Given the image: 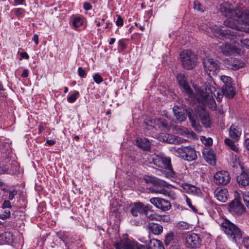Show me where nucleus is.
Returning a JSON list of instances; mask_svg holds the SVG:
<instances>
[{
	"mask_svg": "<svg viewBox=\"0 0 249 249\" xmlns=\"http://www.w3.org/2000/svg\"><path fill=\"white\" fill-rule=\"evenodd\" d=\"M245 147H246L247 150L249 151V139H247L245 141Z\"/></svg>",
	"mask_w": 249,
	"mask_h": 249,
	"instance_id": "59",
	"label": "nucleus"
},
{
	"mask_svg": "<svg viewBox=\"0 0 249 249\" xmlns=\"http://www.w3.org/2000/svg\"><path fill=\"white\" fill-rule=\"evenodd\" d=\"M146 211V207L142 203L137 202L132 206L131 213L133 216H138L140 214L145 213Z\"/></svg>",
	"mask_w": 249,
	"mask_h": 249,
	"instance_id": "22",
	"label": "nucleus"
},
{
	"mask_svg": "<svg viewBox=\"0 0 249 249\" xmlns=\"http://www.w3.org/2000/svg\"><path fill=\"white\" fill-rule=\"evenodd\" d=\"M237 182L240 187L245 188L249 185V171L245 170L237 178Z\"/></svg>",
	"mask_w": 249,
	"mask_h": 249,
	"instance_id": "20",
	"label": "nucleus"
},
{
	"mask_svg": "<svg viewBox=\"0 0 249 249\" xmlns=\"http://www.w3.org/2000/svg\"><path fill=\"white\" fill-rule=\"evenodd\" d=\"M94 81L98 84L101 83L103 80L102 77L98 73L95 74L93 76Z\"/></svg>",
	"mask_w": 249,
	"mask_h": 249,
	"instance_id": "42",
	"label": "nucleus"
},
{
	"mask_svg": "<svg viewBox=\"0 0 249 249\" xmlns=\"http://www.w3.org/2000/svg\"><path fill=\"white\" fill-rule=\"evenodd\" d=\"M174 239V234L173 233H169L168 234L165 239V243L166 245H168L172 243V241Z\"/></svg>",
	"mask_w": 249,
	"mask_h": 249,
	"instance_id": "40",
	"label": "nucleus"
},
{
	"mask_svg": "<svg viewBox=\"0 0 249 249\" xmlns=\"http://www.w3.org/2000/svg\"><path fill=\"white\" fill-rule=\"evenodd\" d=\"M150 202L154 205L156 208L163 212L169 210L171 208L170 202L164 198L160 197H152Z\"/></svg>",
	"mask_w": 249,
	"mask_h": 249,
	"instance_id": "14",
	"label": "nucleus"
},
{
	"mask_svg": "<svg viewBox=\"0 0 249 249\" xmlns=\"http://www.w3.org/2000/svg\"><path fill=\"white\" fill-rule=\"evenodd\" d=\"M219 10L221 14L227 18L224 21V25L232 29L238 28L239 19L241 15L242 10L235 9L233 6L229 3H222L220 6Z\"/></svg>",
	"mask_w": 249,
	"mask_h": 249,
	"instance_id": "2",
	"label": "nucleus"
},
{
	"mask_svg": "<svg viewBox=\"0 0 249 249\" xmlns=\"http://www.w3.org/2000/svg\"><path fill=\"white\" fill-rule=\"evenodd\" d=\"M117 19L116 21V24L118 26H122L124 24V21L120 15H117Z\"/></svg>",
	"mask_w": 249,
	"mask_h": 249,
	"instance_id": "48",
	"label": "nucleus"
},
{
	"mask_svg": "<svg viewBox=\"0 0 249 249\" xmlns=\"http://www.w3.org/2000/svg\"><path fill=\"white\" fill-rule=\"evenodd\" d=\"M182 188L187 193L195 195L200 192V189L195 186L188 183H184L182 185Z\"/></svg>",
	"mask_w": 249,
	"mask_h": 249,
	"instance_id": "28",
	"label": "nucleus"
},
{
	"mask_svg": "<svg viewBox=\"0 0 249 249\" xmlns=\"http://www.w3.org/2000/svg\"><path fill=\"white\" fill-rule=\"evenodd\" d=\"M199 29L205 31L209 36H215L221 39H229L231 40L232 34L235 29L232 30H222L215 25L208 26L206 24L201 25Z\"/></svg>",
	"mask_w": 249,
	"mask_h": 249,
	"instance_id": "5",
	"label": "nucleus"
},
{
	"mask_svg": "<svg viewBox=\"0 0 249 249\" xmlns=\"http://www.w3.org/2000/svg\"><path fill=\"white\" fill-rule=\"evenodd\" d=\"M118 47L119 49L121 50V51H123L126 48V44L123 40L121 39L118 41Z\"/></svg>",
	"mask_w": 249,
	"mask_h": 249,
	"instance_id": "44",
	"label": "nucleus"
},
{
	"mask_svg": "<svg viewBox=\"0 0 249 249\" xmlns=\"http://www.w3.org/2000/svg\"><path fill=\"white\" fill-rule=\"evenodd\" d=\"M150 190L152 193L163 195L165 196H168L172 200H175L177 198L176 193L171 189L156 186L154 188H150Z\"/></svg>",
	"mask_w": 249,
	"mask_h": 249,
	"instance_id": "18",
	"label": "nucleus"
},
{
	"mask_svg": "<svg viewBox=\"0 0 249 249\" xmlns=\"http://www.w3.org/2000/svg\"><path fill=\"white\" fill-rule=\"evenodd\" d=\"M8 171V168L4 166H0V174H4L6 173Z\"/></svg>",
	"mask_w": 249,
	"mask_h": 249,
	"instance_id": "55",
	"label": "nucleus"
},
{
	"mask_svg": "<svg viewBox=\"0 0 249 249\" xmlns=\"http://www.w3.org/2000/svg\"><path fill=\"white\" fill-rule=\"evenodd\" d=\"M180 134L183 136H188L191 133V131L186 128L181 129Z\"/></svg>",
	"mask_w": 249,
	"mask_h": 249,
	"instance_id": "53",
	"label": "nucleus"
},
{
	"mask_svg": "<svg viewBox=\"0 0 249 249\" xmlns=\"http://www.w3.org/2000/svg\"><path fill=\"white\" fill-rule=\"evenodd\" d=\"M177 227L178 229L181 230H187L189 229L190 225L186 222L180 221L177 223Z\"/></svg>",
	"mask_w": 249,
	"mask_h": 249,
	"instance_id": "35",
	"label": "nucleus"
},
{
	"mask_svg": "<svg viewBox=\"0 0 249 249\" xmlns=\"http://www.w3.org/2000/svg\"><path fill=\"white\" fill-rule=\"evenodd\" d=\"M46 143L49 145H53L55 143V141L53 140H49L46 141Z\"/></svg>",
	"mask_w": 249,
	"mask_h": 249,
	"instance_id": "62",
	"label": "nucleus"
},
{
	"mask_svg": "<svg viewBox=\"0 0 249 249\" xmlns=\"http://www.w3.org/2000/svg\"><path fill=\"white\" fill-rule=\"evenodd\" d=\"M171 150L177 152L188 161L194 160L197 158L196 151L192 146L172 147Z\"/></svg>",
	"mask_w": 249,
	"mask_h": 249,
	"instance_id": "7",
	"label": "nucleus"
},
{
	"mask_svg": "<svg viewBox=\"0 0 249 249\" xmlns=\"http://www.w3.org/2000/svg\"><path fill=\"white\" fill-rule=\"evenodd\" d=\"M241 129L238 126L232 124L229 129V133L230 137L235 140L238 141L241 134Z\"/></svg>",
	"mask_w": 249,
	"mask_h": 249,
	"instance_id": "24",
	"label": "nucleus"
},
{
	"mask_svg": "<svg viewBox=\"0 0 249 249\" xmlns=\"http://www.w3.org/2000/svg\"><path fill=\"white\" fill-rule=\"evenodd\" d=\"M29 75V71L27 69H25L23 70V72L22 73L21 76L22 77L26 78Z\"/></svg>",
	"mask_w": 249,
	"mask_h": 249,
	"instance_id": "56",
	"label": "nucleus"
},
{
	"mask_svg": "<svg viewBox=\"0 0 249 249\" xmlns=\"http://www.w3.org/2000/svg\"><path fill=\"white\" fill-rule=\"evenodd\" d=\"M219 50L225 55H236L240 53L241 50L237 47L231 46L227 43L222 45Z\"/></svg>",
	"mask_w": 249,
	"mask_h": 249,
	"instance_id": "16",
	"label": "nucleus"
},
{
	"mask_svg": "<svg viewBox=\"0 0 249 249\" xmlns=\"http://www.w3.org/2000/svg\"><path fill=\"white\" fill-rule=\"evenodd\" d=\"M196 117L199 118L202 124L205 127H209L211 125V122L210 119L209 114L204 109L203 107H201L200 110L198 109L197 111H196Z\"/></svg>",
	"mask_w": 249,
	"mask_h": 249,
	"instance_id": "19",
	"label": "nucleus"
},
{
	"mask_svg": "<svg viewBox=\"0 0 249 249\" xmlns=\"http://www.w3.org/2000/svg\"><path fill=\"white\" fill-rule=\"evenodd\" d=\"M225 143L226 144L228 145L230 147L232 146V145H233L234 143L229 138H226L225 140Z\"/></svg>",
	"mask_w": 249,
	"mask_h": 249,
	"instance_id": "54",
	"label": "nucleus"
},
{
	"mask_svg": "<svg viewBox=\"0 0 249 249\" xmlns=\"http://www.w3.org/2000/svg\"><path fill=\"white\" fill-rule=\"evenodd\" d=\"M20 55L22 57L25 58L26 59H28L29 57L28 54L26 52L21 53Z\"/></svg>",
	"mask_w": 249,
	"mask_h": 249,
	"instance_id": "58",
	"label": "nucleus"
},
{
	"mask_svg": "<svg viewBox=\"0 0 249 249\" xmlns=\"http://www.w3.org/2000/svg\"><path fill=\"white\" fill-rule=\"evenodd\" d=\"M188 118L191 123L192 127L197 132L202 131L201 127L196 123V119H197L195 115L192 116L190 114H188Z\"/></svg>",
	"mask_w": 249,
	"mask_h": 249,
	"instance_id": "29",
	"label": "nucleus"
},
{
	"mask_svg": "<svg viewBox=\"0 0 249 249\" xmlns=\"http://www.w3.org/2000/svg\"><path fill=\"white\" fill-rule=\"evenodd\" d=\"M185 240L186 246L190 249H196L201 245V239L198 234L195 233L187 234Z\"/></svg>",
	"mask_w": 249,
	"mask_h": 249,
	"instance_id": "11",
	"label": "nucleus"
},
{
	"mask_svg": "<svg viewBox=\"0 0 249 249\" xmlns=\"http://www.w3.org/2000/svg\"><path fill=\"white\" fill-rule=\"evenodd\" d=\"M231 41L235 44L239 45L240 44L242 47H245L249 48V39H243L244 34L240 32L237 29H235L232 34Z\"/></svg>",
	"mask_w": 249,
	"mask_h": 249,
	"instance_id": "12",
	"label": "nucleus"
},
{
	"mask_svg": "<svg viewBox=\"0 0 249 249\" xmlns=\"http://www.w3.org/2000/svg\"><path fill=\"white\" fill-rule=\"evenodd\" d=\"M242 196L246 207L249 209V192L243 193Z\"/></svg>",
	"mask_w": 249,
	"mask_h": 249,
	"instance_id": "37",
	"label": "nucleus"
},
{
	"mask_svg": "<svg viewBox=\"0 0 249 249\" xmlns=\"http://www.w3.org/2000/svg\"><path fill=\"white\" fill-rule=\"evenodd\" d=\"M10 233L9 232H0V244H1L4 241L5 239L6 238L8 235Z\"/></svg>",
	"mask_w": 249,
	"mask_h": 249,
	"instance_id": "45",
	"label": "nucleus"
},
{
	"mask_svg": "<svg viewBox=\"0 0 249 249\" xmlns=\"http://www.w3.org/2000/svg\"><path fill=\"white\" fill-rule=\"evenodd\" d=\"M149 231L154 234H160L163 231V228L161 225L155 223H150L148 225Z\"/></svg>",
	"mask_w": 249,
	"mask_h": 249,
	"instance_id": "27",
	"label": "nucleus"
},
{
	"mask_svg": "<svg viewBox=\"0 0 249 249\" xmlns=\"http://www.w3.org/2000/svg\"><path fill=\"white\" fill-rule=\"evenodd\" d=\"M201 141L205 145L210 146L213 143V140L211 138H206L205 137L202 136L201 137Z\"/></svg>",
	"mask_w": 249,
	"mask_h": 249,
	"instance_id": "38",
	"label": "nucleus"
},
{
	"mask_svg": "<svg viewBox=\"0 0 249 249\" xmlns=\"http://www.w3.org/2000/svg\"><path fill=\"white\" fill-rule=\"evenodd\" d=\"M144 179L147 183H151L155 185H161L164 187L167 186L168 185V183L166 182L160 180L154 176H145Z\"/></svg>",
	"mask_w": 249,
	"mask_h": 249,
	"instance_id": "25",
	"label": "nucleus"
},
{
	"mask_svg": "<svg viewBox=\"0 0 249 249\" xmlns=\"http://www.w3.org/2000/svg\"><path fill=\"white\" fill-rule=\"evenodd\" d=\"M79 93L77 91H74L73 93L69 95L67 97V101L69 103L74 102L77 99V96L79 95Z\"/></svg>",
	"mask_w": 249,
	"mask_h": 249,
	"instance_id": "34",
	"label": "nucleus"
},
{
	"mask_svg": "<svg viewBox=\"0 0 249 249\" xmlns=\"http://www.w3.org/2000/svg\"><path fill=\"white\" fill-rule=\"evenodd\" d=\"M115 41H116V39L115 38H111L110 39V41L109 42V45H112L114 43Z\"/></svg>",
	"mask_w": 249,
	"mask_h": 249,
	"instance_id": "63",
	"label": "nucleus"
},
{
	"mask_svg": "<svg viewBox=\"0 0 249 249\" xmlns=\"http://www.w3.org/2000/svg\"><path fill=\"white\" fill-rule=\"evenodd\" d=\"M203 65L205 71L210 77L216 75L219 71V65L217 60L210 58H205L203 60Z\"/></svg>",
	"mask_w": 249,
	"mask_h": 249,
	"instance_id": "10",
	"label": "nucleus"
},
{
	"mask_svg": "<svg viewBox=\"0 0 249 249\" xmlns=\"http://www.w3.org/2000/svg\"><path fill=\"white\" fill-rule=\"evenodd\" d=\"M24 1V0H15V5L22 4Z\"/></svg>",
	"mask_w": 249,
	"mask_h": 249,
	"instance_id": "61",
	"label": "nucleus"
},
{
	"mask_svg": "<svg viewBox=\"0 0 249 249\" xmlns=\"http://www.w3.org/2000/svg\"><path fill=\"white\" fill-rule=\"evenodd\" d=\"M92 5L88 2H85L83 4V8L85 10L88 11L92 9Z\"/></svg>",
	"mask_w": 249,
	"mask_h": 249,
	"instance_id": "51",
	"label": "nucleus"
},
{
	"mask_svg": "<svg viewBox=\"0 0 249 249\" xmlns=\"http://www.w3.org/2000/svg\"><path fill=\"white\" fill-rule=\"evenodd\" d=\"M214 195L219 201L225 202L228 200V191L227 189L217 188L214 191Z\"/></svg>",
	"mask_w": 249,
	"mask_h": 249,
	"instance_id": "23",
	"label": "nucleus"
},
{
	"mask_svg": "<svg viewBox=\"0 0 249 249\" xmlns=\"http://www.w3.org/2000/svg\"><path fill=\"white\" fill-rule=\"evenodd\" d=\"M177 79L180 87L184 89V91L188 94V96L192 98L196 99V100L198 101V100L197 99V91L200 89L201 88L199 89L198 88H196V87H194L196 91V95L195 96L193 93L192 89L188 84L187 78L184 74H178L177 76Z\"/></svg>",
	"mask_w": 249,
	"mask_h": 249,
	"instance_id": "9",
	"label": "nucleus"
},
{
	"mask_svg": "<svg viewBox=\"0 0 249 249\" xmlns=\"http://www.w3.org/2000/svg\"><path fill=\"white\" fill-rule=\"evenodd\" d=\"M9 199L11 200H13L15 196L17 194V191L16 190H13L12 191H9Z\"/></svg>",
	"mask_w": 249,
	"mask_h": 249,
	"instance_id": "47",
	"label": "nucleus"
},
{
	"mask_svg": "<svg viewBox=\"0 0 249 249\" xmlns=\"http://www.w3.org/2000/svg\"><path fill=\"white\" fill-rule=\"evenodd\" d=\"M153 161L155 165L163 169L160 171L162 176L171 180L175 179L176 173L172 167L170 159L163 156L156 155L153 158Z\"/></svg>",
	"mask_w": 249,
	"mask_h": 249,
	"instance_id": "4",
	"label": "nucleus"
},
{
	"mask_svg": "<svg viewBox=\"0 0 249 249\" xmlns=\"http://www.w3.org/2000/svg\"><path fill=\"white\" fill-rule=\"evenodd\" d=\"M194 8L201 12H203L204 10V7L197 1H194Z\"/></svg>",
	"mask_w": 249,
	"mask_h": 249,
	"instance_id": "39",
	"label": "nucleus"
},
{
	"mask_svg": "<svg viewBox=\"0 0 249 249\" xmlns=\"http://www.w3.org/2000/svg\"><path fill=\"white\" fill-rule=\"evenodd\" d=\"M230 180L229 173L224 170L217 172L213 177L214 182L218 185H225L230 182Z\"/></svg>",
	"mask_w": 249,
	"mask_h": 249,
	"instance_id": "15",
	"label": "nucleus"
},
{
	"mask_svg": "<svg viewBox=\"0 0 249 249\" xmlns=\"http://www.w3.org/2000/svg\"><path fill=\"white\" fill-rule=\"evenodd\" d=\"M243 23L249 25V9L244 12L242 11L241 15L239 19V23Z\"/></svg>",
	"mask_w": 249,
	"mask_h": 249,
	"instance_id": "30",
	"label": "nucleus"
},
{
	"mask_svg": "<svg viewBox=\"0 0 249 249\" xmlns=\"http://www.w3.org/2000/svg\"><path fill=\"white\" fill-rule=\"evenodd\" d=\"M15 15L18 17L22 16L24 13V10L22 8H16L15 9Z\"/></svg>",
	"mask_w": 249,
	"mask_h": 249,
	"instance_id": "46",
	"label": "nucleus"
},
{
	"mask_svg": "<svg viewBox=\"0 0 249 249\" xmlns=\"http://www.w3.org/2000/svg\"><path fill=\"white\" fill-rule=\"evenodd\" d=\"M229 211L234 214L241 215L245 212V208L237 199H234L229 204Z\"/></svg>",
	"mask_w": 249,
	"mask_h": 249,
	"instance_id": "17",
	"label": "nucleus"
},
{
	"mask_svg": "<svg viewBox=\"0 0 249 249\" xmlns=\"http://www.w3.org/2000/svg\"><path fill=\"white\" fill-rule=\"evenodd\" d=\"M11 207L12 206L9 200H5L1 205V208L2 209L11 208Z\"/></svg>",
	"mask_w": 249,
	"mask_h": 249,
	"instance_id": "50",
	"label": "nucleus"
},
{
	"mask_svg": "<svg viewBox=\"0 0 249 249\" xmlns=\"http://www.w3.org/2000/svg\"><path fill=\"white\" fill-rule=\"evenodd\" d=\"M115 247L116 249H164L162 243L157 239L151 240L147 249L144 245L125 239L115 243Z\"/></svg>",
	"mask_w": 249,
	"mask_h": 249,
	"instance_id": "3",
	"label": "nucleus"
},
{
	"mask_svg": "<svg viewBox=\"0 0 249 249\" xmlns=\"http://www.w3.org/2000/svg\"><path fill=\"white\" fill-rule=\"evenodd\" d=\"M180 59L183 67L186 69L193 68L196 62V55L189 50H185L180 53Z\"/></svg>",
	"mask_w": 249,
	"mask_h": 249,
	"instance_id": "8",
	"label": "nucleus"
},
{
	"mask_svg": "<svg viewBox=\"0 0 249 249\" xmlns=\"http://www.w3.org/2000/svg\"><path fill=\"white\" fill-rule=\"evenodd\" d=\"M235 94V92L232 85L223 86L221 91H220V90H216L213 86L206 83L200 89L197 91V99L198 102L203 106L214 109L216 104L213 96L218 102H220L223 96L226 98H232Z\"/></svg>",
	"mask_w": 249,
	"mask_h": 249,
	"instance_id": "1",
	"label": "nucleus"
},
{
	"mask_svg": "<svg viewBox=\"0 0 249 249\" xmlns=\"http://www.w3.org/2000/svg\"><path fill=\"white\" fill-rule=\"evenodd\" d=\"M186 203L187 204L188 206L192 209L193 211H195L196 209L195 207L191 203V200L190 199H189L188 197H186Z\"/></svg>",
	"mask_w": 249,
	"mask_h": 249,
	"instance_id": "52",
	"label": "nucleus"
},
{
	"mask_svg": "<svg viewBox=\"0 0 249 249\" xmlns=\"http://www.w3.org/2000/svg\"><path fill=\"white\" fill-rule=\"evenodd\" d=\"M221 228L225 233L231 240L236 242L242 238L243 232L236 225L228 220L221 223Z\"/></svg>",
	"mask_w": 249,
	"mask_h": 249,
	"instance_id": "6",
	"label": "nucleus"
},
{
	"mask_svg": "<svg viewBox=\"0 0 249 249\" xmlns=\"http://www.w3.org/2000/svg\"><path fill=\"white\" fill-rule=\"evenodd\" d=\"M173 111L176 117V120L174 121L176 123H181L186 119V113L181 107H174Z\"/></svg>",
	"mask_w": 249,
	"mask_h": 249,
	"instance_id": "21",
	"label": "nucleus"
},
{
	"mask_svg": "<svg viewBox=\"0 0 249 249\" xmlns=\"http://www.w3.org/2000/svg\"><path fill=\"white\" fill-rule=\"evenodd\" d=\"M159 140L161 142L174 144H181L187 142L186 139L164 133H160L159 135Z\"/></svg>",
	"mask_w": 249,
	"mask_h": 249,
	"instance_id": "13",
	"label": "nucleus"
},
{
	"mask_svg": "<svg viewBox=\"0 0 249 249\" xmlns=\"http://www.w3.org/2000/svg\"><path fill=\"white\" fill-rule=\"evenodd\" d=\"M221 80L223 83V86H231L232 85V79L228 76L222 75L220 77Z\"/></svg>",
	"mask_w": 249,
	"mask_h": 249,
	"instance_id": "33",
	"label": "nucleus"
},
{
	"mask_svg": "<svg viewBox=\"0 0 249 249\" xmlns=\"http://www.w3.org/2000/svg\"><path fill=\"white\" fill-rule=\"evenodd\" d=\"M205 159L208 163L212 165L215 164L214 156L212 153L208 154L207 156H205Z\"/></svg>",
	"mask_w": 249,
	"mask_h": 249,
	"instance_id": "36",
	"label": "nucleus"
},
{
	"mask_svg": "<svg viewBox=\"0 0 249 249\" xmlns=\"http://www.w3.org/2000/svg\"><path fill=\"white\" fill-rule=\"evenodd\" d=\"M78 75L82 78L86 77L87 73L84 69L82 67H79L78 69Z\"/></svg>",
	"mask_w": 249,
	"mask_h": 249,
	"instance_id": "43",
	"label": "nucleus"
},
{
	"mask_svg": "<svg viewBox=\"0 0 249 249\" xmlns=\"http://www.w3.org/2000/svg\"><path fill=\"white\" fill-rule=\"evenodd\" d=\"M136 143L138 147L143 150H149L150 148V142L148 139L143 138H138L136 140Z\"/></svg>",
	"mask_w": 249,
	"mask_h": 249,
	"instance_id": "26",
	"label": "nucleus"
},
{
	"mask_svg": "<svg viewBox=\"0 0 249 249\" xmlns=\"http://www.w3.org/2000/svg\"><path fill=\"white\" fill-rule=\"evenodd\" d=\"M230 148L235 152H237L238 150V147L236 146V145H235V144L232 145V146L230 147Z\"/></svg>",
	"mask_w": 249,
	"mask_h": 249,
	"instance_id": "60",
	"label": "nucleus"
},
{
	"mask_svg": "<svg viewBox=\"0 0 249 249\" xmlns=\"http://www.w3.org/2000/svg\"><path fill=\"white\" fill-rule=\"evenodd\" d=\"M231 69L233 70H237L243 67V63L237 60L233 59L231 61Z\"/></svg>",
	"mask_w": 249,
	"mask_h": 249,
	"instance_id": "31",
	"label": "nucleus"
},
{
	"mask_svg": "<svg viewBox=\"0 0 249 249\" xmlns=\"http://www.w3.org/2000/svg\"><path fill=\"white\" fill-rule=\"evenodd\" d=\"M243 244L247 249H249V236L243 238Z\"/></svg>",
	"mask_w": 249,
	"mask_h": 249,
	"instance_id": "49",
	"label": "nucleus"
},
{
	"mask_svg": "<svg viewBox=\"0 0 249 249\" xmlns=\"http://www.w3.org/2000/svg\"><path fill=\"white\" fill-rule=\"evenodd\" d=\"M148 218L150 219V220H154L155 218V216L154 214H150V215L148 216Z\"/></svg>",
	"mask_w": 249,
	"mask_h": 249,
	"instance_id": "64",
	"label": "nucleus"
},
{
	"mask_svg": "<svg viewBox=\"0 0 249 249\" xmlns=\"http://www.w3.org/2000/svg\"><path fill=\"white\" fill-rule=\"evenodd\" d=\"M83 19L80 17H75L73 19L72 25L75 29H77L83 24Z\"/></svg>",
	"mask_w": 249,
	"mask_h": 249,
	"instance_id": "32",
	"label": "nucleus"
},
{
	"mask_svg": "<svg viewBox=\"0 0 249 249\" xmlns=\"http://www.w3.org/2000/svg\"><path fill=\"white\" fill-rule=\"evenodd\" d=\"M11 213L9 210H5L3 213L0 214V219L5 220L10 217Z\"/></svg>",
	"mask_w": 249,
	"mask_h": 249,
	"instance_id": "41",
	"label": "nucleus"
},
{
	"mask_svg": "<svg viewBox=\"0 0 249 249\" xmlns=\"http://www.w3.org/2000/svg\"><path fill=\"white\" fill-rule=\"evenodd\" d=\"M33 41L35 42L36 45L38 44V36L37 35H35L32 38Z\"/></svg>",
	"mask_w": 249,
	"mask_h": 249,
	"instance_id": "57",
	"label": "nucleus"
}]
</instances>
